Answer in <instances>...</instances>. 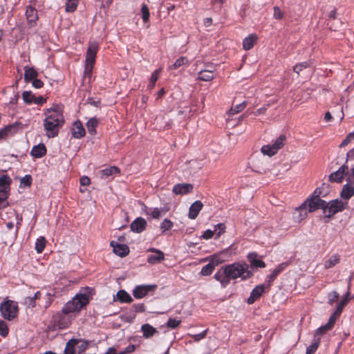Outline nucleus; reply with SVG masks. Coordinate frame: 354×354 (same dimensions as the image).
Segmentation results:
<instances>
[{"label":"nucleus","mask_w":354,"mask_h":354,"mask_svg":"<svg viewBox=\"0 0 354 354\" xmlns=\"http://www.w3.org/2000/svg\"><path fill=\"white\" fill-rule=\"evenodd\" d=\"M46 116L44 120V127L46 135L48 138H54L57 136L59 129L64 122L62 111L58 106L48 109L45 111Z\"/></svg>","instance_id":"nucleus-1"},{"label":"nucleus","mask_w":354,"mask_h":354,"mask_svg":"<svg viewBox=\"0 0 354 354\" xmlns=\"http://www.w3.org/2000/svg\"><path fill=\"white\" fill-rule=\"evenodd\" d=\"M248 265L246 263L241 264L239 263H234L227 265L225 267V273L231 279H235L238 277L246 279L249 277L250 273L248 271Z\"/></svg>","instance_id":"nucleus-2"},{"label":"nucleus","mask_w":354,"mask_h":354,"mask_svg":"<svg viewBox=\"0 0 354 354\" xmlns=\"http://www.w3.org/2000/svg\"><path fill=\"white\" fill-rule=\"evenodd\" d=\"M88 301L86 294H77L64 305L62 312L65 314L78 312L88 303Z\"/></svg>","instance_id":"nucleus-3"},{"label":"nucleus","mask_w":354,"mask_h":354,"mask_svg":"<svg viewBox=\"0 0 354 354\" xmlns=\"http://www.w3.org/2000/svg\"><path fill=\"white\" fill-rule=\"evenodd\" d=\"M0 313L1 317L6 320L15 319L19 315L18 303L10 299L3 301L0 304Z\"/></svg>","instance_id":"nucleus-4"},{"label":"nucleus","mask_w":354,"mask_h":354,"mask_svg":"<svg viewBox=\"0 0 354 354\" xmlns=\"http://www.w3.org/2000/svg\"><path fill=\"white\" fill-rule=\"evenodd\" d=\"M325 205V201L321 198H311L306 200L303 204L297 208L296 212L299 213V218L300 220H302L307 216L306 208L308 209V212H313L317 209H323Z\"/></svg>","instance_id":"nucleus-5"},{"label":"nucleus","mask_w":354,"mask_h":354,"mask_svg":"<svg viewBox=\"0 0 354 354\" xmlns=\"http://www.w3.org/2000/svg\"><path fill=\"white\" fill-rule=\"evenodd\" d=\"M97 50L98 44L97 42H92L89 44L86 55L85 75L90 76L91 75Z\"/></svg>","instance_id":"nucleus-6"},{"label":"nucleus","mask_w":354,"mask_h":354,"mask_svg":"<svg viewBox=\"0 0 354 354\" xmlns=\"http://www.w3.org/2000/svg\"><path fill=\"white\" fill-rule=\"evenodd\" d=\"M347 203H344L339 199L332 200L328 203L326 202L323 209L324 214L326 217L330 218L335 214L343 211Z\"/></svg>","instance_id":"nucleus-7"},{"label":"nucleus","mask_w":354,"mask_h":354,"mask_svg":"<svg viewBox=\"0 0 354 354\" xmlns=\"http://www.w3.org/2000/svg\"><path fill=\"white\" fill-rule=\"evenodd\" d=\"M11 182L12 180L8 175L0 176V204L3 207H6L8 205L6 199L9 195Z\"/></svg>","instance_id":"nucleus-8"},{"label":"nucleus","mask_w":354,"mask_h":354,"mask_svg":"<svg viewBox=\"0 0 354 354\" xmlns=\"http://www.w3.org/2000/svg\"><path fill=\"white\" fill-rule=\"evenodd\" d=\"M0 216L3 220L14 221L16 222V227L15 232V235L16 236L21 225L22 217L17 214L15 209L11 207L7 209L5 214L0 213Z\"/></svg>","instance_id":"nucleus-9"},{"label":"nucleus","mask_w":354,"mask_h":354,"mask_svg":"<svg viewBox=\"0 0 354 354\" xmlns=\"http://www.w3.org/2000/svg\"><path fill=\"white\" fill-rule=\"evenodd\" d=\"M156 287V285L136 286L133 290V295L136 299H142L145 297L149 292L153 291Z\"/></svg>","instance_id":"nucleus-10"},{"label":"nucleus","mask_w":354,"mask_h":354,"mask_svg":"<svg viewBox=\"0 0 354 354\" xmlns=\"http://www.w3.org/2000/svg\"><path fill=\"white\" fill-rule=\"evenodd\" d=\"M145 310V306L143 304H134L130 311L124 315L125 320L131 323L135 319L137 313H142Z\"/></svg>","instance_id":"nucleus-11"},{"label":"nucleus","mask_w":354,"mask_h":354,"mask_svg":"<svg viewBox=\"0 0 354 354\" xmlns=\"http://www.w3.org/2000/svg\"><path fill=\"white\" fill-rule=\"evenodd\" d=\"M193 189L190 183H178L173 187L172 192L176 195H185L192 192Z\"/></svg>","instance_id":"nucleus-12"},{"label":"nucleus","mask_w":354,"mask_h":354,"mask_svg":"<svg viewBox=\"0 0 354 354\" xmlns=\"http://www.w3.org/2000/svg\"><path fill=\"white\" fill-rule=\"evenodd\" d=\"M347 171V166H341L337 171L330 174L329 176V180L331 182L341 183L344 179V177L346 175Z\"/></svg>","instance_id":"nucleus-13"},{"label":"nucleus","mask_w":354,"mask_h":354,"mask_svg":"<svg viewBox=\"0 0 354 354\" xmlns=\"http://www.w3.org/2000/svg\"><path fill=\"white\" fill-rule=\"evenodd\" d=\"M26 17L28 24L30 27H33L36 25V21L38 19V15L37 10L31 6L27 7L26 10Z\"/></svg>","instance_id":"nucleus-14"},{"label":"nucleus","mask_w":354,"mask_h":354,"mask_svg":"<svg viewBox=\"0 0 354 354\" xmlns=\"http://www.w3.org/2000/svg\"><path fill=\"white\" fill-rule=\"evenodd\" d=\"M340 315L341 314H337V310H335L333 313L330 316L328 322L325 325L320 326L317 330V333L322 334L326 331L330 330L333 328V325L335 324L337 319L340 316Z\"/></svg>","instance_id":"nucleus-15"},{"label":"nucleus","mask_w":354,"mask_h":354,"mask_svg":"<svg viewBox=\"0 0 354 354\" xmlns=\"http://www.w3.org/2000/svg\"><path fill=\"white\" fill-rule=\"evenodd\" d=\"M86 131L80 121L75 122L71 127V134L75 138L80 139L85 136Z\"/></svg>","instance_id":"nucleus-16"},{"label":"nucleus","mask_w":354,"mask_h":354,"mask_svg":"<svg viewBox=\"0 0 354 354\" xmlns=\"http://www.w3.org/2000/svg\"><path fill=\"white\" fill-rule=\"evenodd\" d=\"M111 246L113 248V252L120 257H125L129 252V248L125 244H120L112 241Z\"/></svg>","instance_id":"nucleus-17"},{"label":"nucleus","mask_w":354,"mask_h":354,"mask_svg":"<svg viewBox=\"0 0 354 354\" xmlns=\"http://www.w3.org/2000/svg\"><path fill=\"white\" fill-rule=\"evenodd\" d=\"M149 250L154 252V254L148 256L147 262L149 263L156 264L164 260L165 254L162 251L153 248H151Z\"/></svg>","instance_id":"nucleus-18"},{"label":"nucleus","mask_w":354,"mask_h":354,"mask_svg":"<svg viewBox=\"0 0 354 354\" xmlns=\"http://www.w3.org/2000/svg\"><path fill=\"white\" fill-rule=\"evenodd\" d=\"M147 221L141 217L135 219L131 224V229L133 232L140 233L145 230Z\"/></svg>","instance_id":"nucleus-19"},{"label":"nucleus","mask_w":354,"mask_h":354,"mask_svg":"<svg viewBox=\"0 0 354 354\" xmlns=\"http://www.w3.org/2000/svg\"><path fill=\"white\" fill-rule=\"evenodd\" d=\"M264 285H259L256 286L251 292L250 297L248 299L249 304H253L257 299H259L264 292Z\"/></svg>","instance_id":"nucleus-20"},{"label":"nucleus","mask_w":354,"mask_h":354,"mask_svg":"<svg viewBox=\"0 0 354 354\" xmlns=\"http://www.w3.org/2000/svg\"><path fill=\"white\" fill-rule=\"evenodd\" d=\"M203 207V205L201 203V201H196L194 203H193L191 205L189 209V214H188L189 218L191 219H195L198 216V215L200 211L202 209Z\"/></svg>","instance_id":"nucleus-21"},{"label":"nucleus","mask_w":354,"mask_h":354,"mask_svg":"<svg viewBox=\"0 0 354 354\" xmlns=\"http://www.w3.org/2000/svg\"><path fill=\"white\" fill-rule=\"evenodd\" d=\"M351 278L350 277L349 278V283H348V290H347L346 293L343 296V297L341 299V301L337 305V308L335 309V310H337V314H341L342 313L343 308L348 304L349 300L351 299V298L349 297V296H350V286H351L350 283H351Z\"/></svg>","instance_id":"nucleus-22"},{"label":"nucleus","mask_w":354,"mask_h":354,"mask_svg":"<svg viewBox=\"0 0 354 354\" xmlns=\"http://www.w3.org/2000/svg\"><path fill=\"white\" fill-rule=\"evenodd\" d=\"M214 279L218 281L221 286L225 288L230 283V279L225 273V267L221 268L214 274Z\"/></svg>","instance_id":"nucleus-23"},{"label":"nucleus","mask_w":354,"mask_h":354,"mask_svg":"<svg viewBox=\"0 0 354 354\" xmlns=\"http://www.w3.org/2000/svg\"><path fill=\"white\" fill-rule=\"evenodd\" d=\"M34 158H40L46 153V148L43 143L34 146L30 151Z\"/></svg>","instance_id":"nucleus-24"},{"label":"nucleus","mask_w":354,"mask_h":354,"mask_svg":"<svg viewBox=\"0 0 354 354\" xmlns=\"http://www.w3.org/2000/svg\"><path fill=\"white\" fill-rule=\"evenodd\" d=\"M120 169L115 166H111L100 171V176L102 179H106L109 176L119 174Z\"/></svg>","instance_id":"nucleus-25"},{"label":"nucleus","mask_w":354,"mask_h":354,"mask_svg":"<svg viewBox=\"0 0 354 354\" xmlns=\"http://www.w3.org/2000/svg\"><path fill=\"white\" fill-rule=\"evenodd\" d=\"M354 195V187L349 183L343 186L340 196L342 199L348 201Z\"/></svg>","instance_id":"nucleus-26"},{"label":"nucleus","mask_w":354,"mask_h":354,"mask_svg":"<svg viewBox=\"0 0 354 354\" xmlns=\"http://www.w3.org/2000/svg\"><path fill=\"white\" fill-rule=\"evenodd\" d=\"M141 330L143 333V337L146 339L152 337L153 335L158 333L156 328L149 324H143L141 326Z\"/></svg>","instance_id":"nucleus-27"},{"label":"nucleus","mask_w":354,"mask_h":354,"mask_svg":"<svg viewBox=\"0 0 354 354\" xmlns=\"http://www.w3.org/2000/svg\"><path fill=\"white\" fill-rule=\"evenodd\" d=\"M214 77L213 69H205L198 73V79L201 81H210Z\"/></svg>","instance_id":"nucleus-28"},{"label":"nucleus","mask_w":354,"mask_h":354,"mask_svg":"<svg viewBox=\"0 0 354 354\" xmlns=\"http://www.w3.org/2000/svg\"><path fill=\"white\" fill-rule=\"evenodd\" d=\"M257 39V37L255 35H250L245 37L243 41V47L244 50H250L254 46Z\"/></svg>","instance_id":"nucleus-29"},{"label":"nucleus","mask_w":354,"mask_h":354,"mask_svg":"<svg viewBox=\"0 0 354 354\" xmlns=\"http://www.w3.org/2000/svg\"><path fill=\"white\" fill-rule=\"evenodd\" d=\"M116 297L121 303H131L133 301L131 295L124 290H119L116 294Z\"/></svg>","instance_id":"nucleus-30"},{"label":"nucleus","mask_w":354,"mask_h":354,"mask_svg":"<svg viewBox=\"0 0 354 354\" xmlns=\"http://www.w3.org/2000/svg\"><path fill=\"white\" fill-rule=\"evenodd\" d=\"M37 77V72L33 68L26 66L24 68V79L26 82H30Z\"/></svg>","instance_id":"nucleus-31"},{"label":"nucleus","mask_w":354,"mask_h":354,"mask_svg":"<svg viewBox=\"0 0 354 354\" xmlns=\"http://www.w3.org/2000/svg\"><path fill=\"white\" fill-rule=\"evenodd\" d=\"M286 263H283L279 265H278L272 272V273L268 276V281L269 283H271L274 280V279L277 277V276L283 271L285 268L286 267Z\"/></svg>","instance_id":"nucleus-32"},{"label":"nucleus","mask_w":354,"mask_h":354,"mask_svg":"<svg viewBox=\"0 0 354 354\" xmlns=\"http://www.w3.org/2000/svg\"><path fill=\"white\" fill-rule=\"evenodd\" d=\"M225 254H226V252L223 251L218 254H216L213 255L211 257L209 262L212 263L214 267H216L218 264H220L225 261V257H224Z\"/></svg>","instance_id":"nucleus-33"},{"label":"nucleus","mask_w":354,"mask_h":354,"mask_svg":"<svg viewBox=\"0 0 354 354\" xmlns=\"http://www.w3.org/2000/svg\"><path fill=\"white\" fill-rule=\"evenodd\" d=\"M76 339H70L66 345L64 354H76Z\"/></svg>","instance_id":"nucleus-34"},{"label":"nucleus","mask_w":354,"mask_h":354,"mask_svg":"<svg viewBox=\"0 0 354 354\" xmlns=\"http://www.w3.org/2000/svg\"><path fill=\"white\" fill-rule=\"evenodd\" d=\"M248 259L251 263V266L255 268H264L266 266L265 263L257 259V255L255 254H250L248 255Z\"/></svg>","instance_id":"nucleus-35"},{"label":"nucleus","mask_w":354,"mask_h":354,"mask_svg":"<svg viewBox=\"0 0 354 354\" xmlns=\"http://www.w3.org/2000/svg\"><path fill=\"white\" fill-rule=\"evenodd\" d=\"M97 124H98V121H97V118H91L88 120V122H86V128H87L88 132L90 134L93 135L96 133L95 128H96Z\"/></svg>","instance_id":"nucleus-36"},{"label":"nucleus","mask_w":354,"mask_h":354,"mask_svg":"<svg viewBox=\"0 0 354 354\" xmlns=\"http://www.w3.org/2000/svg\"><path fill=\"white\" fill-rule=\"evenodd\" d=\"M76 354H81L87 348L88 342L81 339H76Z\"/></svg>","instance_id":"nucleus-37"},{"label":"nucleus","mask_w":354,"mask_h":354,"mask_svg":"<svg viewBox=\"0 0 354 354\" xmlns=\"http://www.w3.org/2000/svg\"><path fill=\"white\" fill-rule=\"evenodd\" d=\"M46 244V239L44 236H39L35 242V250L37 253H41Z\"/></svg>","instance_id":"nucleus-38"},{"label":"nucleus","mask_w":354,"mask_h":354,"mask_svg":"<svg viewBox=\"0 0 354 354\" xmlns=\"http://www.w3.org/2000/svg\"><path fill=\"white\" fill-rule=\"evenodd\" d=\"M339 261L338 255L334 254L331 256L327 261H325L324 267L326 269L334 267Z\"/></svg>","instance_id":"nucleus-39"},{"label":"nucleus","mask_w":354,"mask_h":354,"mask_svg":"<svg viewBox=\"0 0 354 354\" xmlns=\"http://www.w3.org/2000/svg\"><path fill=\"white\" fill-rule=\"evenodd\" d=\"M165 213V211L158 207L151 208L147 212V214L150 215L153 218H159Z\"/></svg>","instance_id":"nucleus-40"},{"label":"nucleus","mask_w":354,"mask_h":354,"mask_svg":"<svg viewBox=\"0 0 354 354\" xmlns=\"http://www.w3.org/2000/svg\"><path fill=\"white\" fill-rule=\"evenodd\" d=\"M261 151L264 155H267L268 156H272L277 153V151L274 149V147H272L271 144L263 145L261 147Z\"/></svg>","instance_id":"nucleus-41"},{"label":"nucleus","mask_w":354,"mask_h":354,"mask_svg":"<svg viewBox=\"0 0 354 354\" xmlns=\"http://www.w3.org/2000/svg\"><path fill=\"white\" fill-rule=\"evenodd\" d=\"M285 140L286 136L283 135H281L279 138L276 139L273 144H271V145L272 146V147H274V149L276 150L277 152L283 146Z\"/></svg>","instance_id":"nucleus-42"},{"label":"nucleus","mask_w":354,"mask_h":354,"mask_svg":"<svg viewBox=\"0 0 354 354\" xmlns=\"http://www.w3.org/2000/svg\"><path fill=\"white\" fill-rule=\"evenodd\" d=\"M160 71H161V69L159 68V69L154 71L153 73H152L151 78H150L149 84L148 85V87L149 89H152L155 86L156 82L158 79V76H159Z\"/></svg>","instance_id":"nucleus-43"},{"label":"nucleus","mask_w":354,"mask_h":354,"mask_svg":"<svg viewBox=\"0 0 354 354\" xmlns=\"http://www.w3.org/2000/svg\"><path fill=\"white\" fill-rule=\"evenodd\" d=\"M215 267L214 266V265L209 262V263H207V265L204 266L201 270V274L203 276H208V275H210L213 270H214Z\"/></svg>","instance_id":"nucleus-44"},{"label":"nucleus","mask_w":354,"mask_h":354,"mask_svg":"<svg viewBox=\"0 0 354 354\" xmlns=\"http://www.w3.org/2000/svg\"><path fill=\"white\" fill-rule=\"evenodd\" d=\"M225 225L223 223H218L214 226V232L216 234L215 239H218L221 234H224L225 232Z\"/></svg>","instance_id":"nucleus-45"},{"label":"nucleus","mask_w":354,"mask_h":354,"mask_svg":"<svg viewBox=\"0 0 354 354\" xmlns=\"http://www.w3.org/2000/svg\"><path fill=\"white\" fill-rule=\"evenodd\" d=\"M245 106H246L245 102L240 103V104L236 105L235 106L232 107L229 111V113L230 115L236 114V113L242 111L245 108Z\"/></svg>","instance_id":"nucleus-46"},{"label":"nucleus","mask_w":354,"mask_h":354,"mask_svg":"<svg viewBox=\"0 0 354 354\" xmlns=\"http://www.w3.org/2000/svg\"><path fill=\"white\" fill-rule=\"evenodd\" d=\"M187 62V59L186 57H180L178 59L176 60V62L174 63L172 66H170L171 69L176 70L180 67L181 66H183Z\"/></svg>","instance_id":"nucleus-47"},{"label":"nucleus","mask_w":354,"mask_h":354,"mask_svg":"<svg viewBox=\"0 0 354 354\" xmlns=\"http://www.w3.org/2000/svg\"><path fill=\"white\" fill-rule=\"evenodd\" d=\"M22 97L26 104H31L34 102L35 95L31 91H26L22 93Z\"/></svg>","instance_id":"nucleus-48"},{"label":"nucleus","mask_w":354,"mask_h":354,"mask_svg":"<svg viewBox=\"0 0 354 354\" xmlns=\"http://www.w3.org/2000/svg\"><path fill=\"white\" fill-rule=\"evenodd\" d=\"M78 0H67L66 3V10L67 12H73L76 10Z\"/></svg>","instance_id":"nucleus-49"},{"label":"nucleus","mask_w":354,"mask_h":354,"mask_svg":"<svg viewBox=\"0 0 354 354\" xmlns=\"http://www.w3.org/2000/svg\"><path fill=\"white\" fill-rule=\"evenodd\" d=\"M174 224L173 222L170 220L165 218L162 221V222L160 223V230L162 232H165L169 230H170L173 227Z\"/></svg>","instance_id":"nucleus-50"},{"label":"nucleus","mask_w":354,"mask_h":354,"mask_svg":"<svg viewBox=\"0 0 354 354\" xmlns=\"http://www.w3.org/2000/svg\"><path fill=\"white\" fill-rule=\"evenodd\" d=\"M181 323V319L176 318H169L166 324L167 328L174 329Z\"/></svg>","instance_id":"nucleus-51"},{"label":"nucleus","mask_w":354,"mask_h":354,"mask_svg":"<svg viewBox=\"0 0 354 354\" xmlns=\"http://www.w3.org/2000/svg\"><path fill=\"white\" fill-rule=\"evenodd\" d=\"M319 345V340L317 339L306 348V354H314Z\"/></svg>","instance_id":"nucleus-52"},{"label":"nucleus","mask_w":354,"mask_h":354,"mask_svg":"<svg viewBox=\"0 0 354 354\" xmlns=\"http://www.w3.org/2000/svg\"><path fill=\"white\" fill-rule=\"evenodd\" d=\"M142 17L144 22H147L149 19V10L146 4H142L141 8Z\"/></svg>","instance_id":"nucleus-53"},{"label":"nucleus","mask_w":354,"mask_h":354,"mask_svg":"<svg viewBox=\"0 0 354 354\" xmlns=\"http://www.w3.org/2000/svg\"><path fill=\"white\" fill-rule=\"evenodd\" d=\"M13 127L8 126L5 128L0 129V140L5 139L9 134L12 133Z\"/></svg>","instance_id":"nucleus-54"},{"label":"nucleus","mask_w":354,"mask_h":354,"mask_svg":"<svg viewBox=\"0 0 354 354\" xmlns=\"http://www.w3.org/2000/svg\"><path fill=\"white\" fill-rule=\"evenodd\" d=\"M9 332L8 326L4 321H0V335L6 337Z\"/></svg>","instance_id":"nucleus-55"},{"label":"nucleus","mask_w":354,"mask_h":354,"mask_svg":"<svg viewBox=\"0 0 354 354\" xmlns=\"http://www.w3.org/2000/svg\"><path fill=\"white\" fill-rule=\"evenodd\" d=\"M310 63L308 62H304L300 64H298L294 67V72L299 74L304 68H306L310 66Z\"/></svg>","instance_id":"nucleus-56"},{"label":"nucleus","mask_w":354,"mask_h":354,"mask_svg":"<svg viewBox=\"0 0 354 354\" xmlns=\"http://www.w3.org/2000/svg\"><path fill=\"white\" fill-rule=\"evenodd\" d=\"M339 298V294L336 291H333L328 295V304L332 305Z\"/></svg>","instance_id":"nucleus-57"},{"label":"nucleus","mask_w":354,"mask_h":354,"mask_svg":"<svg viewBox=\"0 0 354 354\" xmlns=\"http://www.w3.org/2000/svg\"><path fill=\"white\" fill-rule=\"evenodd\" d=\"M24 304L28 308H34L36 306V302L32 297H26L24 298Z\"/></svg>","instance_id":"nucleus-58"},{"label":"nucleus","mask_w":354,"mask_h":354,"mask_svg":"<svg viewBox=\"0 0 354 354\" xmlns=\"http://www.w3.org/2000/svg\"><path fill=\"white\" fill-rule=\"evenodd\" d=\"M354 140V132L348 133L345 139L339 145V147H344L346 146L351 140Z\"/></svg>","instance_id":"nucleus-59"},{"label":"nucleus","mask_w":354,"mask_h":354,"mask_svg":"<svg viewBox=\"0 0 354 354\" xmlns=\"http://www.w3.org/2000/svg\"><path fill=\"white\" fill-rule=\"evenodd\" d=\"M324 188V187H318L317 188L313 194V196L312 198H320V196H326V194H324L322 192V189Z\"/></svg>","instance_id":"nucleus-60"},{"label":"nucleus","mask_w":354,"mask_h":354,"mask_svg":"<svg viewBox=\"0 0 354 354\" xmlns=\"http://www.w3.org/2000/svg\"><path fill=\"white\" fill-rule=\"evenodd\" d=\"M274 17L276 19H281L283 17V13L279 7H274Z\"/></svg>","instance_id":"nucleus-61"},{"label":"nucleus","mask_w":354,"mask_h":354,"mask_svg":"<svg viewBox=\"0 0 354 354\" xmlns=\"http://www.w3.org/2000/svg\"><path fill=\"white\" fill-rule=\"evenodd\" d=\"M32 178L30 175H26L21 179V184L26 186H30L31 185Z\"/></svg>","instance_id":"nucleus-62"},{"label":"nucleus","mask_w":354,"mask_h":354,"mask_svg":"<svg viewBox=\"0 0 354 354\" xmlns=\"http://www.w3.org/2000/svg\"><path fill=\"white\" fill-rule=\"evenodd\" d=\"M214 234H215L214 230L208 229L203 232L202 237L204 239L208 240V239H210L211 238H212Z\"/></svg>","instance_id":"nucleus-63"},{"label":"nucleus","mask_w":354,"mask_h":354,"mask_svg":"<svg viewBox=\"0 0 354 354\" xmlns=\"http://www.w3.org/2000/svg\"><path fill=\"white\" fill-rule=\"evenodd\" d=\"M207 335V330H205L202 331L201 333L198 334L192 335V337L195 341H199L201 339H203Z\"/></svg>","instance_id":"nucleus-64"}]
</instances>
